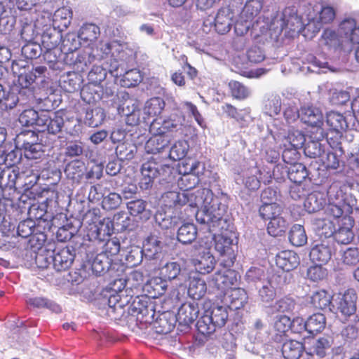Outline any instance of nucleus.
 <instances>
[{
  "mask_svg": "<svg viewBox=\"0 0 359 359\" xmlns=\"http://www.w3.org/2000/svg\"><path fill=\"white\" fill-rule=\"evenodd\" d=\"M100 27L93 23H86L80 29L79 37L86 42H93L100 36Z\"/></svg>",
  "mask_w": 359,
  "mask_h": 359,
  "instance_id": "ea45409f",
  "label": "nucleus"
},
{
  "mask_svg": "<svg viewBox=\"0 0 359 359\" xmlns=\"http://www.w3.org/2000/svg\"><path fill=\"white\" fill-rule=\"evenodd\" d=\"M163 116L155 118L150 124V133H162L165 135L169 133L177 132L184 126V116L179 108L166 109Z\"/></svg>",
  "mask_w": 359,
  "mask_h": 359,
  "instance_id": "7ed1b4c3",
  "label": "nucleus"
},
{
  "mask_svg": "<svg viewBox=\"0 0 359 359\" xmlns=\"http://www.w3.org/2000/svg\"><path fill=\"white\" fill-rule=\"evenodd\" d=\"M357 293L354 289L349 288L346 290L340 299L337 306V309L341 315L346 317L353 315L357 309Z\"/></svg>",
  "mask_w": 359,
  "mask_h": 359,
  "instance_id": "2eb2a0df",
  "label": "nucleus"
},
{
  "mask_svg": "<svg viewBox=\"0 0 359 359\" xmlns=\"http://www.w3.org/2000/svg\"><path fill=\"white\" fill-rule=\"evenodd\" d=\"M229 88L231 96L236 100H244L249 95V90L243 83L237 81H231Z\"/></svg>",
  "mask_w": 359,
  "mask_h": 359,
  "instance_id": "864d4df0",
  "label": "nucleus"
},
{
  "mask_svg": "<svg viewBox=\"0 0 359 359\" xmlns=\"http://www.w3.org/2000/svg\"><path fill=\"white\" fill-rule=\"evenodd\" d=\"M122 202L121 196L115 192L109 193L102 201V208L107 210L117 209Z\"/></svg>",
  "mask_w": 359,
  "mask_h": 359,
  "instance_id": "bf43d9fd",
  "label": "nucleus"
},
{
  "mask_svg": "<svg viewBox=\"0 0 359 359\" xmlns=\"http://www.w3.org/2000/svg\"><path fill=\"white\" fill-rule=\"evenodd\" d=\"M294 323H297L300 327L298 329H294V333H302L306 330L309 334L315 335L325 329L326 318L324 314L317 313L309 316L306 321L302 318H296Z\"/></svg>",
  "mask_w": 359,
  "mask_h": 359,
  "instance_id": "f8f14e48",
  "label": "nucleus"
},
{
  "mask_svg": "<svg viewBox=\"0 0 359 359\" xmlns=\"http://www.w3.org/2000/svg\"><path fill=\"white\" fill-rule=\"evenodd\" d=\"M281 110V99L278 95H271L265 104V113L270 116L278 115Z\"/></svg>",
  "mask_w": 359,
  "mask_h": 359,
  "instance_id": "4d7b16f0",
  "label": "nucleus"
},
{
  "mask_svg": "<svg viewBox=\"0 0 359 359\" xmlns=\"http://www.w3.org/2000/svg\"><path fill=\"white\" fill-rule=\"evenodd\" d=\"M167 288L165 281L161 278H154L148 281L145 285V290L148 294L147 296L150 298H158L163 295Z\"/></svg>",
  "mask_w": 359,
  "mask_h": 359,
  "instance_id": "c756f323",
  "label": "nucleus"
},
{
  "mask_svg": "<svg viewBox=\"0 0 359 359\" xmlns=\"http://www.w3.org/2000/svg\"><path fill=\"white\" fill-rule=\"evenodd\" d=\"M263 8V0H248L245 4L243 11L250 17L257 16Z\"/></svg>",
  "mask_w": 359,
  "mask_h": 359,
  "instance_id": "69168bd1",
  "label": "nucleus"
},
{
  "mask_svg": "<svg viewBox=\"0 0 359 359\" xmlns=\"http://www.w3.org/2000/svg\"><path fill=\"white\" fill-rule=\"evenodd\" d=\"M283 212V208L276 202L269 203H262L259 208V216L265 220L271 219L281 215Z\"/></svg>",
  "mask_w": 359,
  "mask_h": 359,
  "instance_id": "4c0bfd02",
  "label": "nucleus"
},
{
  "mask_svg": "<svg viewBox=\"0 0 359 359\" xmlns=\"http://www.w3.org/2000/svg\"><path fill=\"white\" fill-rule=\"evenodd\" d=\"M327 196L329 203L325 209L326 218L329 220H337L338 224L339 221L343 222V217H349L348 213L352 212V209L348 207V204L345 201L341 200V197H338L334 194L331 196L330 187L327 190Z\"/></svg>",
  "mask_w": 359,
  "mask_h": 359,
  "instance_id": "1a4fd4ad",
  "label": "nucleus"
},
{
  "mask_svg": "<svg viewBox=\"0 0 359 359\" xmlns=\"http://www.w3.org/2000/svg\"><path fill=\"white\" fill-rule=\"evenodd\" d=\"M41 114L34 109H25L19 116V122L22 126H32L36 125L39 126V120Z\"/></svg>",
  "mask_w": 359,
  "mask_h": 359,
  "instance_id": "09e8293b",
  "label": "nucleus"
},
{
  "mask_svg": "<svg viewBox=\"0 0 359 359\" xmlns=\"http://www.w3.org/2000/svg\"><path fill=\"white\" fill-rule=\"evenodd\" d=\"M350 100V94L346 90H335L330 97V102L334 106H343Z\"/></svg>",
  "mask_w": 359,
  "mask_h": 359,
  "instance_id": "774afa93",
  "label": "nucleus"
},
{
  "mask_svg": "<svg viewBox=\"0 0 359 359\" xmlns=\"http://www.w3.org/2000/svg\"><path fill=\"white\" fill-rule=\"evenodd\" d=\"M287 229V222L281 215L270 219L266 228L268 233L274 237L282 236Z\"/></svg>",
  "mask_w": 359,
  "mask_h": 359,
  "instance_id": "e433bc0d",
  "label": "nucleus"
},
{
  "mask_svg": "<svg viewBox=\"0 0 359 359\" xmlns=\"http://www.w3.org/2000/svg\"><path fill=\"white\" fill-rule=\"evenodd\" d=\"M197 236V228L191 223L182 224L177 231V238L182 244L191 243Z\"/></svg>",
  "mask_w": 359,
  "mask_h": 359,
  "instance_id": "2f4dec72",
  "label": "nucleus"
},
{
  "mask_svg": "<svg viewBox=\"0 0 359 359\" xmlns=\"http://www.w3.org/2000/svg\"><path fill=\"white\" fill-rule=\"evenodd\" d=\"M295 306V301L292 297L285 296L278 300L271 306L272 311L285 313L291 312Z\"/></svg>",
  "mask_w": 359,
  "mask_h": 359,
  "instance_id": "603ef678",
  "label": "nucleus"
},
{
  "mask_svg": "<svg viewBox=\"0 0 359 359\" xmlns=\"http://www.w3.org/2000/svg\"><path fill=\"white\" fill-rule=\"evenodd\" d=\"M304 349L303 343L290 339L283 343L281 351L285 359H299Z\"/></svg>",
  "mask_w": 359,
  "mask_h": 359,
  "instance_id": "393cba45",
  "label": "nucleus"
},
{
  "mask_svg": "<svg viewBox=\"0 0 359 359\" xmlns=\"http://www.w3.org/2000/svg\"><path fill=\"white\" fill-rule=\"evenodd\" d=\"M75 258L73 249L66 246L56 248L53 251V264L57 271H65L70 268Z\"/></svg>",
  "mask_w": 359,
  "mask_h": 359,
  "instance_id": "ddd939ff",
  "label": "nucleus"
},
{
  "mask_svg": "<svg viewBox=\"0 0 359 359\" xmlns=\"http://www.w3.org/2000/svg\"><path fill=\"white\" fill-rule=\"evenodd\" d=\"M309 257L313 263L325 264L332 257V250L328 245L324 243L316 244L311 248Z\"/></svg>",
  "mask_w": 359,
  "mask_h": 359,
  "instance_id": "b1692460",
  "label": "nucleus"
},
{
  "mask_svg": "<svg viewBox=\"0 0 359 359\" xmlns=\"http://www.w3.org/2000/svg\"><path fill=\"white\" fill-rule=\"evenodd\" d=\"M341 334L350 340L359 337V315H356L353 322L342 330Z\"/></svg>",
  "mask_w": 359,
  "mask_h": 359,
  "instance_id": "680f3d73",
  "label": "nucleus"
},
{
  "mask_svg": "<svg viewBox=\"0 0 359 359\" xmlns=\"http://www.w3.org/2000/svg\"><path fill=\"white\" fill-rule=\"evenodd\" d=\"M207 292L205 281L198 277H191L188 287V294L191 298L195 300L201 299Z\"/></svg>",
  "mask_w": 359,
  "mask_h": 359,
  "instance_id": "a878e982",
  "label": "nucleus"
},
{
  "mask_svg": "<svg viewBox=\"0 0 359 359\" xmlns=\"http://www.w3.org/2000/svg\"><path fill=\"white\" fill-rule=\"evenodd\" d=\"M299 117L304 123L311 127L309 133H317L319 136L316 138L322 137V132H324L323 116L318 108L312 105L302 107Z\"/></svg>",
  "mask_w": 359,
  "mask_h": 359,
  "instance_id": "9d476101",
  "label": "nucleus"
},
{
  "mask_svg": "<svg viewBox=\"0 0 359 359\" xmlns=\"http://www.w3.org/2000/svg\"><path fill=\"white\" fill-rule=\"evenodd\" d=\"M198 182V177L190 172H184V175H182L177 179V186L183 191L182 193H195L198 189L195 191L193 189L196 187Z\"/></svg>",
  "mask_w": 359,
  "mask_h": 359,
  "instance_id": "72a5a7b5",
  "label": "nucleus"
},
{
  "mask_svg": "<svg viewBox=\"0 0 359 359\" xmlns=\"http://www.w3.org/2000/svg\"><path fill=\"white\" fill-rule=\"evenodd\" d=\"M38 137L36 134L33 131H29L27 133H22L18 137L19 143L22 141L21 149L24 156L28 159H37L41 158L43 154L42 144L37 143Z\"/></svg>",
  "mask_w": 359,
  "mask_h": 359,
  "instance_id": "9b49d317",
  "label": "nucleus"
},
{
  "mask_svg": "<svg viewBox=\"0 0 359 359\" xmlns=\"http://www.w3.org/2000/svg\"><path fill=\"white\" fill-rule=\"evenodd\" d=\"M193 264L199 273L205 275L213 271L216 260L213 255L208 252L201 255L198 259H194Z\"/></svg>",
  "mask_w": 359,
  "mask_h": 359,
  "instance_id": "bb28decb",
  "label": "nucleus"
},
{
  "mask_svg": "<svg viewBox=\"0 0 359 359\" xmlns=\"http://www.w3.org/2000/svg\"><path fill=\"white\" fill-rule=\"evenodd\" d=\"M331 196L341 197L352 210H359V182L353 180H346L341 184H332L330 186Z\"/></svg>",
  "mask_w": 359,
  "mask_h": 359,
  "instance_id": "39448f33",
  "label": "nucleus"
},
{
  "mask_svg": "<svg viewBox=\"0 0 359 359\" xmlns=\"http://www.w3.org/2000/svg\"><path fill=\"white\" fill-rule=\"evenodd\" d=\"M222 266L223 269L217 270L213 274L211 282L220 294L226 295V291L238 284L240 276L236 271L230 267Z\"/></svg>",
  "mask_w": 359,
  "mask_h": 359,
  "instance_id": "6e6552de",
  "label": "nucleus"
},
{
  "mask_svg": "<svg viewBox=\"0 0 359 359\" xmlns=\"http://www.w3.org/2000/svg\"><path fill=\"white\" fill-rule=\"evenodd\" d=\"M294 318L291 320L290 318L283 315L278 316L273 324V335L272 339L276 342H281L284 337L287 336L290 330L294 332L295 325Z\"/></svg>",
  "mask_w": 359,
  "mask_h": 359,
  "instance_id": "4468645a",
  "label": "nucleus"
},
{
  "mask_svg": "<svg viewBox=\"0 0 359 359\" xmlns=\"http://www.w3.org/2000/svg\"><path fill=\"white\" fill-rule=\"evenodd\" d=\"M330 346V341L327 338L320 337L315 342L313 350L316 355L323 358L326 355V351Z\"/></svg>",
  "mask_w": 359,
  "mask_h": 359,
  "instance_id": "338daca9",
  "label": "nucleus"
},
{
  "mask_svg": "<svg viewBox=\"0 0 359 359\" xmlns=\"http://www.w3.org/2000/svg\"><path fill=\"white\" fill-rule=\"evenodd\" d=\"M181 272L180 265L176 262L165 264L160 270L161 278L165 281L175 279Z\"/></svg>",
  "mask_w": 359,
  "mask_h": 359,
  "instance_id": "8fccbe9b",
  "label": "nucleus"
},
{
  "mask_svg": "<svg viewBox=\"0 0 359 359\" xmlns=\"http://www.w3.org/2000/svg\"><path fill=\"white\" fill-rule=\"evenodd\" d=\"M288 238L292 245L304 246L307 243V236L304 227L300 224H294L289 231Z\"/></svg>",
  "mask_w": 359,
  "mask_h": 359,
  "instance_id": "c9c22d12",
  "label": "nucleus"
},
{
  "mask_svg": "<svg viewBox=\"0 0 359 359\" xmlns=\"http://www.w3.org/2000/svg\"><path fill=\"white\" fill-rule=\"evenodd\" d=\"M60 34L55 29H46L41 36L43 50L56 49L60 42Z\"/></svg>",
  "mask_w": 359,
  "mask_h": 359,
  "instance_id": "a19ab883",
  "label": "nucleus"
},
{
  "mask_svg": "<svg viewBox=\"0 0 359 359\" xmlns=\"http://www.w3.org/2000/svg\"><path fill=\"white\" fill-rule=\"evenodd\" d=\"M199 314V307L197 302H185L178 309L177 320L184 325L193 323Z\"/></svg>",
  "mask_w": 359,
  "mask_h": 359,
  "instance_id": "a211bd4d",
  "label": "nucleus"
},
{
  "mask_svg": "<svg viewBox=\"0 0 359 359\" xmlns=\"http://www.w3.org/2000/svg\"><path fill=\"white\" fill-rule=\"evenodd\" d=\"M217 210L220 212L219 209ZM219 214L221 215V222L204 224L208 225L210 230L215 231L217 233H214L210 240L205 241L204 245L201 243L200 245L204 246L205 248H209L212 240H214L215 249L221 257V265L226 267H231L236 259V255L232 248L233 240L231 236L229 235L231 232L229 231L227 229H224V226L226 224V220L223 219L221 213Z\"/></svg>",
  "mask_w": 359,
  "mask_h": 359,
  "instance_id": "f03ea898",
  "label": "nucleus"
},
{
  "mask_svg": "<svg viewBox=\"0 0 359 359\" xmlns=\"http://www.w3.org/2000/svg\"><path fill=\"white\" fill-rule=\"evenodd\" d=\"M83 220L87 224L104 225L105 219L102 218L101 211L98 208L89 209L83 216Z\"/></svg>",
  "mask_w": 359,
  "mask_h": 359,
  "instance_id": "13d9d810",
  "label": "nucleus"
},
{
  "mask_svg": "<svg viewBox=\"0 0 359 359\" xmlns=\"http://www.w3.org/2000/svg\"><path fill=\"white\" fill-rule=\"evenodd\" d=\"M105 235H110V229L107 224L104 226L100 224H87L86 227L85 237L89 241H102V236Z\"/></svg>",
  "mask_w": 359,
  "mask_h": 359,
  "instance_id": "f704fd0d",
  "label": "nucleus"
},
{
  "mask_svg": "<svg viewBox=\"0 0 359 359\" xmlns=\"http://www.w3.org/2000/svg\"><path fill=\"white\" fill-rule=\"evenodd\" d=\"M43 48L41 45L34 43H27L22 48V53L27 59L32 60L40 56Z\"/></svg>",
  "mask_w": 359,
  "mask_h": 359,
  "instance_id": "0e129e2a",
  "label": "nucleus"
},
{
  "mask_svg": "<svg viewBox=\"0 0 359 359\" xmlns=\"http://www.w3.org/2000/svg\"><path fill=\"white\" fill-rule=\"evenodd\" d=\"M84 168L85 164L83 161L76 159L67 164L65 168V172L68 178L73 180H78L83 177Z\"/></svg>",
  "mask_w": 359,
  "mask_h": 359,
  "instance_id": "79ce46f5",
  "label": "nucleus"
},
{
  "mask_svg": "<svg viewBox=\"0 0 359 359\" xmlns=\"http://www.w3.org/2000/svg\"><path fill=\"white\" fill-rule=\"evenodd\" d=\"M165 207L178 209L188 205L194 209L196 221L200 224L222 222L219 210H216L214 194L211 189L198 188L195 193L170 191L162 195Z\"/></svg>",
  "mask_w": 359,
  "mask_h": 359,
  "instance_id": "f257e3e1",
  "label": "nucleus"
},
{
  "mask_svg": "<svg viewBox=\"0 0 359 359\" xmlns=\"http://www.w3.org/2000/svg\"><path fill=\"white\" fill-rule=\"evenodd\" d=\"M276 266L285 271H290L299 264V257L292 250H283L276 256Z\"/></svg>",
  "mask_w": 359,
  "mask_h": 359,
  "instance_id": "f3484780",
  "label": "nucleus"
},
{
  "mask_svg": "<svg viewBox=\"0 0 359 359\" xmlns=\"http://www.w3.org/2000/svg\"><path fill=\"white\" fill-rule=\"evenodd\" d=\"M233 13L228 8L219 9L215 18V28L220 34H224L231 30Z\"/></svg>",
  "mask_w": 359,
  "mask_h": 359,
  "instance_id": "aec40b11",
  "label": "nucleus"
},
{
  "mask_svg": "<svg viewBox=\"0 0 359 359\" xmlns=\"http://www.w3.org/2000/svg\"><path fill=\"white\" fill-rule=\"evenodd\" d=\"M285 140L290 147L297 149L302 148L306 142L304 134L298 130H290Z\"/></svg>",
  "mask_w": 359,
  "mask_h": 359,
  "instance_id": "6e6d98bb",
  "label": "nucleus"
},
{
  "mask_svg": "<svg viewBox=\"0 0 359 359\" xmlns=\"http://www.w3.org/2000/svg\"><path fill=\"white\" fill-rule=\"evenodd\" d=\"M64 126L63 117L59 112L53 113L52 116L47 113H41L39 126L44 127L43 130H47L50 134L55 135L62 130Z\"/></svg>",
  "mask_w": 359,
  "mask_h": 359,
  "instance_id": "dca6fc26",
  "label": "nucleus"
},
{
  "mask_svg": "<svg viewBox=\"0 0 359 359\" xmlns=\"http://www.w3.org/2000/svg\"><path fill=\"white\" fill-rule=\"evenodd\" d=\"M18 102L17 95L14 93L6 92L3 86L0 84V109L8 110L14 108Z\"/></svg>",
  "mask_w": 359,
  "mask_h": 359,
  "instance_id": "de8ad7c7",
  "label": "nucleus"
},
{
  "mask_svg": "<svg viewBox=\"0 0 359 359\" xmlns=\"http://www.w3.org/2000/svg\"><path fill=\"white\" fill-rule=\"evenodd\" d=\"M201 319L197 322L198 331L203 335L210 334L225 325L228 319L227 307L213 304L210 311H205Z\"/></svg>",
  "mask_w": 359,
  "mask_h": 359,
  "instance_id": "20e7f679",
  "label": "nucleus"
},
{
  "mask_svg": "<svg viewBox=\"0 0 359 359\" xmlns=\"http://www.w3.org/2000/svg\"><path fill=\"white\" fill-rule=\"evenodd\" d=\"M309 172L306 166L301 163H295L287 169V176L294 184H302L308 177Z\"/></svg>",
  "mask_w": 359,
  "mask_h": 359,
  "instance_id": "473e14b6",
  "label": "nucleus"
},
{
  "mask_svg": "<svg viewBox=\"0 0 359 359\" xmlns=\"http://www.w3.org/2000/svg\"><path fill=\"white\" fill-rule=\"evenodd\" d=\"M318 136L317 133H309L311 140L306 144L304 149L306 156L316 158L320 157L325 153L324 146L320 143L325 137V133L322 132V137L316 138Z\"/></svg>",
  "mask_w": 359,
  "mask_h": 359,
  "instance_id": "5701e85b",
  "label": "nucleus"
},
{
  "mask_svg": "<svg viewBox=\"0 0 359 359\" xmlns=\"http://www.w3.org/2000/svg\"><path fill=\"white\" fill-rule=\"evenodd\" d=\"M262 171L259 169L252 170L249 173H247L243 180L245 187L251 191L259 189L262 180Z\"/></svg>",
  "mask_w": 359,
  "mask_h": 359,
  "instance_id": "37998d69",
  "label": "nucleus"
},
{
  "mask_svg": "<svg viewBox=\"0 0 359 359\" xmlns=\"http://www.w3.org/2000/svg\"><path fill=\"white\" fill-rule=\"evenodd\" d=\"M332 295L325 290H320L313 294L311 298V304L317 309H330Z\"/></svg>",
  "mask_w": 359,
  "mask_h": 359,
  "instance_id": "cd10ccee",
  "label": "nucleus"
},
{
  "mask_svg": "<svg viewBox=\"0 0 359 359\" xmlns=\"http://www.w3.org/2000/svg\"><path fill=\"white\" fill-rule=\"evenodd\" d=\"M152 136L145 144V149L148 154H158L163 151L169 144L170 139L162 133H151Z\"/></svg>",
  "mask_w": 359,
  "mask_h": 359,
  "instance_id": "4be33fe9",
  "label": "nucleus"
},
{
  "mask_svg": "<svg viewBox=\"0 0 359 359\" xmlns=\"http://www.w3.org/2000/svg\"><path fill=\"white\" fill-rule=\"evenodd\" d=\"M326 199L320 193H311L307 197L304 206L309 212H316L324 208Z\"/></svg>",
  "mask_w": 359,
  "mask_h": 359,
  "instance_id": "58836bf2",
  "label": "nucleus"
},
{
  "mask_svg": "<svg viewBox=\"0 0 359 359\" xmlns=\"http://www.w3.org/2000/svg\"><path fill=\"white\" fill-rule=\"evenodd\" d=\"M224 297L226 302L229 303V306L235 310L243 308L248 302L247 292L241 287H232Z\"/></svg>",
  "mask_w": 359,
  "mask_h": 359,
  "instance_id": "412c9836",
  "label": "nucleus"
},
{
  "mask_svg": "<svg viewBox=\"0 0 359 359\" xmlns=\"http://www.w3.org/2000/svg\"><path fill=\"white\" fill-rule=\"evenodd\" d=\"M107 76V70L100 65H93L88 74V81L95 86L103 83Z\"/></svg>",
  "mask_w": 359,
  "mask_h": 359,
  "instance_id": "5fc2aeb1",
  "label": "nucleus"
},
{
  "mask_svg": "<svg viewBox=\"0 0 359 359\" xmlns=\"http://www.w3.org/2000/svg\"><path fill=\"white\" fill-rule=\"evenodd\" d=\"M354 221L351 217H343V222L338 224V229H337L334 236L336 241L341 244H348L353 239V233L352 228L353 226Z\"/></svg>",
  "mask_w": 359,
  "mask_h": 359,
  "instance_id": "6ab92c4d",
  "label": "nucleus"
},
{
  "mask_svg": "<svg viewBox=\"0 0 359 359\" xmlns=\"http://www.w3.org/2000/svg\"><path fill=\"white\" fill-rule=\"evenodd\" d=\"M142 81L140 72L137 69H131L126 72L121 78V85L130 88L137 86Z\"/></svg>",
  "mask_w": 359,
  "mask_h": 359,
  "instance_id": "3c124183",
  "label": "nucleus"
},
{
  "mask_svg": "<svg viewBox=\"0 0 359 359\" xmlns=\"http://www.w3.org/2000/svg\"><path fill=\"white\" fill-rule=\"evenodd\" d=\"M326 122L329 126L326 134L327 142L331 147H337L340 144L343 133L348 127L346 118L342 114L330 111L327 114Z\"/></svg>",
  "mask_w": 359,
  "mask_h": 359,
  "instance_id": "423d86ee",
  "label": "nucleus"
},
{
  "mask_svg": "<svg viewBox=\"0 0 359 359\" xmlns=\"http://www.w3.org/2000/svg\"><path fill=\"white\" fill-rule=\"evenodd\" d=\"M111 262V258L107 257L104 254L99 253L92 262V270L96 275L100 276L109 269Z\"/></svg>",
  "mask_w": 359,
  "mask_h": 359,
  "instance_id": "a18cd8bd",
  "label": "nucleus"
},
{
  "mask_svg": "<svg viewBox=\"0 0 359 359\" xmlns=\"http://www.w3.org/2000/svg\"><path fill=\"white\" fill-rule=\"evenodd\" d=\"M316 264L310 266L307 271L308 278L312 281H319L325 278L327 276V271L322 266L323 264L315 263Z\"/></svg>",
  "mask_w": 359,
  "mask_h": 359,
  "instance_id": "052dcab7",
  "label": "nucleus"
},
{
  "mask_svg": "<svg viewBox=\"0 0 359 359\" xmlns=\"http://www.w3.org/2000/svg\"><path fill=\"white\" fill-rule=\"evenodd\" d=\"M165 107L163 99L159 97H154L148 100L144 107V112L150 117H160Z\"/></svg>",
  "mask_w": 359,
  "mask_h": 359,
  "instance_id": "7c9ffc66",
  "label": "nucleus"
},
{
  "mask_svg": "<svg viewBox=\"0 0 359 359\" xmlns=\"http://www.w3.org/2000/svg\"><path fill=\"white\" fill-rule=\"evenodd\" d=\"M320 41L328 49L337 50L342 47L341 36L335 30L330 28L324 29L320 37Z\"/></svg>",
  "mask_w": 359,
  "mask_h": 359,
  "instance_id": "c85d7f7f",
  "label": "nucleus"
},
{
  "mask_svg": "<svg viewBox=\"0 0 359 359\" xmlns=\"http://www.w3.org/2000/svg\"><path fill=\"white\" fill-rule=\"evenodd\" d=\"M121 245L119 240L117 238H113L107 241L101 253L104 254L105 256L112 259L113 257L118 254Z\"/></svg>",
  "mask_w": 359,
  "mask_h": 359,
  "instance_id": "e2e57ef3",
  "label": "nucleus"
},
{
  "mask_svg": "<svg viewBox=\"0 0 359 359\" xmlns=\"http://www.w3.org/2000/svg\"><path fill=\"white\" fill-rule=\"evenodd\" d=\"M189 144L187 140L176 141L171 147L169 152V158L173 161H180L187 154Z\"/></svg>",
  "mask_w": 359,
  "mask_h": 359,
  "instance_id": "c03bdc74",
  "label": "nucleus"
},
{
  "mask_svg": "<svg viewBox=\"0 0 359 359\" xmlns=\"http://www.w3.org/2000/svg\"><path fill=\"white\" fill-rule=\"evenodd\" d=\"M157 164L152 160H149L142 165V175L146 180L145 184L147 185L151 184L153 180L160 174V170L156 167Z\"/></svg>",
  "mask_w": 359,
  "mask_h": 359,
  "instance_id": "49530a36",
  "label": "nucleus"
},
{
  "mask_svg": "<svg viewBox=\"0 0 359 359\" xmlns=\"http://www.w3.org/2000/svg\"><path fill=\"white\" fill-rule=\"evenodd\" d=\"M145 278L144 273L138 270H134L130 273L128 278L126 280V286L127 290H130L133 294L131 297L136 296L138 299L134 300L133 304L135 310L138 311L139 313H144V311L147 309V302L144 301L146 297L142 296L140 298V292L144 289Z\"/></svg>",
  "mask_w": 359,
  "mask_h": 359,
  "instance_id": "0eeeda50",
  "label": "nucleus"
}]
</instances>
